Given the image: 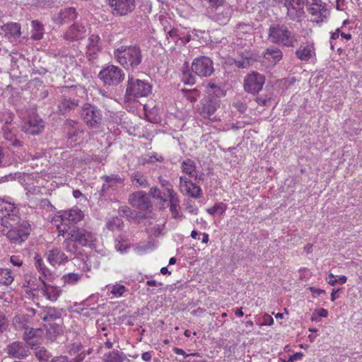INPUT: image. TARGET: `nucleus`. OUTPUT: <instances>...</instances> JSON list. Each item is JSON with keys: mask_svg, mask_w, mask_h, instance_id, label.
I'll return each mask as SVG.
<instances>
[{"mask_svg": "<svg viewBox=\"0 0 362 362\" xmlns=\"http://www.w3.org/2000/svg\"><path fill=\"white\" fill-rule=\"evenodd\" d=\"M214 72V62L206 56H199L193 59L191 69L187 62H185L182 71V81L187 85L196 83L195 75L203 78L209 77Z\"/></svg>", "mask_w": 362, "mask_h": 362, "instance_id": "nucleus-1", "label": "nucleus"}, {"mask_svg": "<svg viewBox=\"0 0 362 362\" xmlns=\"http://www.w3.org/2000/svg\"><path fill=\"white\" fill-rule=\"evenodd\" d=\"M114 57L124 69L131 71L138 69L143 59L138 45H122L114 50Z\"/></svg>", "mask_w": 362, "mask_h": 362, "instance_id": "nucleus-2", "label": "nucleus"}, {"mask_svg": "<svg viewBox=\"0 0 362 362\" xmlns=\"http://www.w3.org/2000/svg\"><path fill=\"white\" fill-rule=\"evenodd\" d=\"M152 86L146 81L136 78L132 75H128L127 84L124 98L127 101L134 100L138 98L147 97L151 93Z\"/></svg>", "mask_w": 362, "mask_h": 362, "instance_id": "nucleus-3", "label": "nucleus"}, {"mask_svg": "<svg viewBox=\"0 0 362 362\" xmlns=\"http://www.w3.org/2000/svg\"><path fill=\"white\" fill-rule=\"evenodd\" d=\"M268 40L272 43L293 47L296 40L291 31L284 24H272L268 30Z\"/></svg>", "mask_w": 362, "mask_h": 362, "instance_id": "nucleus-4", "label": "nucleus"}, {"mask_svg": "<svg viewBox=\"0 0 362 362\" xmlns=\"http://www.w3.org/2000/svg\"><path fill=\"white\" fill-rule=\"evenodd\" d=\"M124 71L117 66L107 65L98 74V78L105 86H117L124 80Z\"/></svg>", "mask_w": 362, "mask_h": 362, "instance_id": "nucleus-5", "label": "nucleus"}, {"mask_svg": "<svg viewBox=\"0 0 362 362\" xmlns=\"http://www.w3.org/2000/svg\"><path fill=\"white\" fill-rule=\"evenodd\" d=\"M30 231L31 227L28 221L22 220L10 228L5 235L11 243L19 244L27 240Z\"/></svg>", "mask_w": 362, "mask_h": 362, "instance_id": "nucleus-6", "label": "nucleus"}, {"mask_svg": "<svg viewBox=\"0 0 362 362\" xmlns=\"http://www.w3.org/2000/svg\"><path fill=\"white\" fill-rule=\"evenodd\" d=\"M22 119L21 130L27 134L38 135L45 128V122L34 110H31L27 116L22 117Z\"/></svg>", "mask_w": 362, "mask_h": 362, "instance_id": "nucleus-7", "label": "nucleus"}, {"mask_svg": "<svg viewBox=\"0 0 362 362\" xmlns=\"http://www.w3.org/2000/svg\"><path fill=\"white\" fill-rule=\"evenodd\" d=\"M84 122L90 128H98L102 122L101 110L90 103L83 105L81 112Z\"/></svg>", "mask_w": 362, "mask_h": 362, "instance_id": "nucleus-8", "label": "nucleus"}, {"mask_svg": "<svg viewBox=\"0 0 362 362\" xmlns=\"http://www.w3.org/2000/svg\"><path fill=\"white\" fill-rule=\"evenodd\" d=\"M129 202L133 207L146 214H151L153 210L150 197L144 191H137L131 194L129 197Z\"/></svg>", "mask_w": 362, "mask_h": 362, "instance_id": "nucleus-9", "label": "nucleus"}, {"mask_svg": "<svg viewBox=\"0 0 362 362\" xmlns=\"http://www.w3.org/2000/svg\"><path fill=\"white\" fill-rule=\"evenodd\" d=\"M69 229L71 230L72 238H74L78 244L90 248L95 246L96 238L91 231L78 226H69Z\"/></svg>", "mask_w": 362, "mask_h": 362, "instance_id": "nucleus-10", "label": "nucleus"}, {"mask_svg": "<svg viewBox=\"0 0 362 362\" xmlns=\"http://www.w3.org/2000/svg\"><path fill=\"white\" fill-rule=\"evenodd\" d=\"M264 82V75L257 71H252L247 74L244 78V90L247 93L257 94L262 89Z\"/></svg>", "mask_w": 362, "mask_h": 362, "instance_id": "nucleus-11", "label": "nucleus"}, {"mask_svg": "<svg viewBox=\"0 0 362 362\" xmlns=\"http://www.w3.org/2000/svg\"><path fill=\"white\" fill-rule=\"evenodd\" d=\"M211 7L212 11L209 16V18L221 25H226L233 14V10L230 6L223 3V4L214 5Z\"/></svg>", "mask_w": 362, "mask_h": 362, "instance_id": "nucleus-12", "label": "nucleus"}, {"mask_svg": "<svg viewBox=\"0 0 362 362\" xmlns=\"http://www.w3.org/2000/svg\"><path fill=\"white\" fill-rule=\"evenodd\" d=\"M208 95L201 100L198 105L200 115L204 118H209L219 107L220 100L217 97H211L210 91Z\"/></svg>", "mask_w": 362, "mask_h": 362, "instance_id": "nucleus-13", "label": "nucleus"}, {"mask_svg": "<svg viewBox=\"0 0 362 362\" xmlns=\"http://www.w3.org/2000/svg\"><path fill=\"white\" fill-rule=\"evenodd\" d=\"M109 5L112 8L115 16H124L132 13L136 7L135 0H110Z\"/></svg>", "mask_w": 362, "mask_h": 362, "instance_id": "nucleus-14", "label": "nucleus"}, {"mask_svg": "<svg viewBox=\"0 0 362 362\" xmlns=\"http://www.w3.org/2000/svg\"><path fill=\"white\" fill-rule=\"evenodd\" d=\"M39 280L41 281L42 286H38L37 284H35V281L30 279L28 281V284H30V287L33 290H39L41 291L42 294L44 296H46L47 299L55 301L57 300L58 297L60 295L61 291L58 289L57 286H51L49 284H47L44 279H41V276L39 277Z\"/></svg>", "mask_w": 362, "mask_h": 362, "instance_id": "nucleus-15", "label": "nucleus"}, {"mask_svg": "<svg viewBox=\"0 0 362 362\" xmlns=\"http://www.w3.org/2000/svg\"><path fill=\"white\" fill-rule=\"evenodd\" d=\"M62 223L66 226L77 224L81 221L84 217L83 212L79 209H71L61 212L59 216Z\"/></svg>", "mask_w": 362, "mask_h": 362, "instance_id": "nucleus-16", "label": "nucleus"}, {"mask_svg": "<svg viewBox=\"0 0 362 362\" xmlns=\"http://www.w3.org/2000/svg\"><path fill=\"white\" fill-rule=\"evenodd\" d=\"M23 328L25 329V340L27 344L33 349H35L37 350L40 349L39 345L40 344L41 337L44 333V329L42 328H29L25 325H23Z\"/></svg>", "mask_w": 362, "mask_h": 362, "instance_id": "nucleus-17", "label": "nucleus"}, {"mask_svg": "<svg viewBox=\"0 0 362 362\" xmlns=\"http://www.w3.org/2000/svg\"><path fill=\"white\" fill-rule=\"evenodd\" d=\"M304 0H284V6L292 19L300 18L304 15Z\"/></svg>", "mask_w": 362, "mask_h": 362, "instance_id": "nucleus-18", "label": "nucleus"}, {"mask_svg": "<svg viewBox=\"0 0 362 362\" xmlns=\"http://www.w3.org/2000/svg\"><path fill=\"white\" fill-rule=\"evenodd\" d=\"M80 102L78 98L62 95L59 100L58 110L62 115H66L79 107Z\"/></svg>", "mask_w": 362, "mask_h": 362, "instance_id": "nucleus-19", "label": "nucleus"}, {"mask_svg": "<svg viewBox=\"0 0 362 362\" xmlns=\"http://www.w3.org/2000/svg\"><path fill=\"white\" fill-rule=\"evenodd\" d=\"M86 31V29L82 24L74 23L64 34V38L70 42L80 40L84 38Z\"/></svg>", "mask_w": 362, "mask_h": 362, "instance_id": "nucleus-20", "label": "nucleus"}, {"mask_svg": "<svg viewBox=\"0 0 362 362\" xmlns=\"http://www.w3.org/2000/svg\"><path fill=\"white\" fill-rule=\"evenodd\" d=\"M78 16L76 9L73 7L66 8L61 10L57 15L52 16V20L55 24L62 25L74 21Z\"/></svg>", "mask_w": 362, "mask_h": 362, "instance_id": "nucleus-21", "label": "nucleus"}, {"mask_svg": "<svg viewBox=\"0 0 362 362\" xmlns=\"http://www.w3.org/2000/svg\"><path fill=\"white\" fill-rule=\"evenodd\" d=\"M47 259L50 264L55 266L68 262V257L58 248H53L46 252Z\"/></svg>", "mask_w": 362, "mask_h": 362, "instance_id": "nucleus-22", "label": "nucleus"}, {"mask_svg": "<svg viewBox=\"0 0 362 362\" xmlns=\"http://www.w3.org/2000/svg\"><path fill=\"white\" fill-rule=\"evenodd\" d=\"M6 351L9 356L14 358H25L28 355V350L25 349L23 344L18 341L8 345Z\"/></svg>", "mask_w": 362, "mask_h": 362, "instance_id": "nucleus-23", "label": "nucleus"}, {"mask_svg": "<svg viewBox=\"0 0 362 362\" xmlns=\"http://www.w3.org/2000/svg\"><path fill=\"white\" fill-rule=\"evenodd\" d=\"M2 30L5 33V35L11 40L19 38L21 32V25L18 23H8L2 26Z\"/></svg>", "mask_w": 362, "mask_h": 362, "instance_id": "nucleus-24", "label": "nucleus"}, {"mask_svg": "<svg viewBox=\"0 0 362 362\" xmlns=\"http://www.w3.org/2000/svg\"><path fill=\"white\" fill-rule=\"evenodd\" d=\"M0 211L10 218L11 221H16L18 218L19 209L14 202H8L4 205L0 204Z\"/></svg>", "mask_w": 362, "mask_h": 362, "instance_id": "nucleus-25", "label": "nucleus"}, {"mask_svg": "<svg viewBox=\"0 0 362 362\" xmlns=\"http://www.w3.org/2000/svg\"><path fill=\"white\" fill-rule=\"evenodd\" d=\"M263 57L272 64H276L283 57L282 52L274 46L268 47L262 54Z\"/></svg>", "mask_w": 362, "mask_h": 362, "instance_id": "nucleus-26", "label": "nucleus"}, {"mask_svg": "<svg viewBox=\"0 0 362 362\" xmlns=\"http://www.w3.org/2000/svg\"><path fill=\"white\" fill-rule=\"evenodd\" d=\"M315 54V48L312 45H300L296 51V57L301 61H308Z\"/></svg>", "mask_w": 362, "mask_h": 362, "instance_id": "nucleus-27", "label": "nucleus"}, {"mask_svg": "<svg viewBox=\"0 0 362 362\" xmlns=\"http://www.w3.org/2000/svg\"><path fill=\"white\" fill-rule=\"evenodd\" d=\"M170 202V211L172 213L173 218H178L182 217V214L180 213L178 208L180 207V199L177 193H173L172 195L168 196Z\"/></svg>", "mask_w": 362, "mask_h": 362, "instance_id": "nucleus-28", "label": "nucleus"}, {"mask_svg": "<svg viewBox=\"0 0 362 362\" xmlns=\"http://www.w3.org/2000/svg\"><path fill=\"white\" fill-rule=\"evenodd\" d=\"M32 30L30 38L34 40H40L44 35V25L38 20L31 21Z\"/></svg>", "mask_w": 362, "mask_h": 362, "instance_id": "nucleus-29", "label": "nucleus"}, {"mask_svg": "<svg viewBox=\"0 0 362 362\" xmlns=\"http://www.w3.org/2000/svg\"><path fill=\"white\" fill-rule=\"evenodd\" d=\"M132 183L137 187L146 188L148 186V182L146 177L140 171L134 172L130 175Z\"/></svg>", "mask_w": 362, "mask_h": 362, "instance_id": "nucleus-30", "label": "nucleus"}, {"mask_svg": "<svg viewBox=\"0 0 362 362\" xmlns=\"http://www.w3.org/2000/svg\"><path fill=\"white\" fill-rule=\"evenodd\" d=\"M125 356L117 350H112L103 356L104 362H124Z\"/></svg>", "mask_w": 362, "mask_h": 362, "instance_id": "nucleus-31", "label": "nucleus"}, {"mask_svg": "<svg viewBox=\"0 0 362 362\" xmlns=\"http://www.w3.org/2000/svg\"><path fill=\"white\" fill-rule=\"evenodd\" d=\"M67 234H68V238H66L62 243L63 248L67 252L75 254V253H76V252L78 250V247L76 245L77 242H76L75 240H74V238H72L70 229H69V230L67 231Z\"/></svg>", "mask_w": 362, "mask_h": 362, "instance_id": "nucleus-32", "label": "nucleus"}, {"mask_svg": "<svg viewBox=\"0 0 362 362\" xmlns=\"http://www.w3.org/2000/svg\"><path fill=\"white\" fill-rule=\"evenodd\" d=\"M105 227L111 231L121 230L124 227V222L118 216H114L107 221Z\"/></svg>", "mask_w": 362, "mask_h": 362, "instance_id": "nucleus-33", "label": "nucleus"}, {"mask_svg": "<svg viewBox=\"0 0 362 362\" xmlns=\"http://www.w3.org/2000/svg\"><path fill=\"white\" fill-rule=\"evenodd\" d=\"M81 134V132L78 128L72 124L70 125L66 133L67 142H69L71 145L78 144Z\"/></svg>", "mask_w": 362, "mask_h": 362, "instance_id": "nucleus-34", "label": "nucleus"}, {"mask_svg": "<svg viewBox=\"0 0 362 362\" xmlns=\"http://www.w3.org/2000/svg\"><path fill=\"white\" fill-rule=\"evenodd\" d=\"M14 277L9 269L0 268V284L8 286L13 281Z\"/></svg>", "mask_w": 362, "mask_h": 362, "instance_id": "nucleus-35", "label": "nucleus"}, {"mask_svg": "<svg viewBox=\"0 0 362 362\" xmlns=\"http://www.w3.org/2000/svg\"><path fill=\"white\" fill-rule=\"evenodd\" d=\"M35 264L36 268L41 272V274L47 278V279H49L52 276L51 272L48 268L45 266L43 260L39 255H36L35 257Z\"/></svg>", "mask_w": 362, "mask_h": 362, "instance_id": "nucleus-36", "label": "nucleus"}, {"mask_svg": "<svg viewBox=\"0 0 362 362\" xmlns=\"http://www.w3.org/2000/svg\"><path fill=\"white\" fill-rule=\"evenodd\" d=\"M182 172L187 174L190 177H194L196 173L195 163L191 159H186L182 163Z\"/></svg>", "mask_w": 362, "mask_h": 362, "instance_id": "nucleus-37", "label": "nucleus"}, {"mask_svg": "<svg viewBox=\"0 0 362 362\" xmlns=\"http://www.w3.org/2000/svg\"><path fill=\"white\" fill-rule=\"evenodd\" d=\"M185 191L189 196L194 199L200 198L202 195V189L194 182L191 185H187Z\"/></svg>", "mask_w": 362, "mask_h": 362, "instance_id": "nucleus-38", "label": "nucleus"}, {"mask_svg": "<svg viewBox=\"0 0 362 362\" xmlns=\"http://www.w3.org/2000/svg\"><path fill=\"white\" fill-rule=\"evenodd\" d=\"M8 151L0 146V168L9 166L12 164L13 160L9 158Z\"/></svg>", "mask_w": 362, "mask_h": 362, "instance_id": "nucleus-39", "label": "nucleus"}, {"mask_svg": "<svg viewBox=\"0 0 362 362\" xmlns=\"http://www.w3.org/2000/svg\"><path fill=\"white\" fill-rule=\"evenodd\" d=\"M158 182L163 188V193L164 197L168 194V196L172 195L173 193H176L174 189L172 184L167 180L164 179L162 176L158 177Z\"/></svg>", "mask_w": 362, "mask_h": 362, "instance_id": "nucleus-40", "label": "nucleus"}, {"mask_svg": "<svg viewBox=\"0 0 362 362\" xmlns=\"http://www.w3.org/2000/svg\"><path fill=\"white\" fill-rule=\"evenodd\" d=\"M10 218L6 217V215H4L0 217V235H5V234L14 226L15 224H12L9 221Z\"/></svg>", "mask_w": 362, "mask_h": 362, "instance_id": "nucleus-41", "label": "nucleus"}, {"mask_svg": "<svg viewBox=\"0 0 362 362\" xmlns=\"http://www.w3.org/2000/svg\"><path fill=\"white\" fill-rule=\"evenodd\" d=\"M83 276V274L69 273L64 274L62 279L64 284L74 285L76 284Z\"/></svg>", "mask_w": 362, "mask_h": 362, "instance_id": "nucleus-42", "label": "nucleus"}, {"mask_svg": "<svg viewBox=\"0 0 362 362\" xmlns=\"http://www.w3.org/2000/svg\"><path fill=\"white\" fill-rule=\"evenodd\" d=\"M255 62V59H254L252 57L246 56L235 59L234 61V64L240 69H246L252 65Z\"/></svg>", "mask_w": 362, "mask_h": 362, "instance_id": "nucleus-43", "label": "nucleus"}, {"mask_svg": "<svg viewBox=\"0 0 362 362\" xmlns=\"http://www.w3.org/2000/svg\"><path fill=\"white\" fill-rule=\"evenodd\" d=\"M227 209V205L223 202H218L216 203L212 207L208 208L206 211L210 215H215L216 214H218L222 215L225 213Z\"/></svg>", "mask_w": 362, "mask_h": 362, "instance_id": "nucleus-44", "label": "nucleus"}, {"mask_svg": "<svg viewBox=\"0 0 362 362\" xmlns=\"http://www.w3.org/2000/svg\"><path fill=\"white\" fill-rule=\"evenodd\" d=\"M104 305H100L97 307H92L90 309H86V311L82 313L83 317H90L91 315H100L103 317L107 316L109 314L107 313H102L100 310L103 309Z\"/></svg>", "mask_w": 362, "mask_h": 362, "instance_id": "nucleus-45", "label": "nucleus"}, {"mask_svg": "<svg viewBox=\"0 0 362 362\" xmlns=\"http://www.w3.org/2000/svg\"><path fill=\"white\" fill-rule=\"evenodd\" d=\"M100 37L98 35L93 34L88 37V49L93 52L98 49V42Z\"/></svg>", "mask_w": 362, "mask_h": 362, "instance_id": "nucleus-46", "label": "nucleus"}, {"mask_svg": "<svg viewBox=\"0 0 362 362\" xmlns=\"http://www.w3.org/2000/svg\"><path fill=\"white\" fill-rule=\"evenodd\" d=\"M273 99V94L266 95L264 96L259 95L255 99L257 103L259 105L269 107L271 105L272 100Z\"/></svg>", "mask_w": 362, "mask_h": 362, "instance_id": "nucleus-47", "label": "nucleus"}, {"mask_svg": "<svg viewBox=\"0 0 362 362\" xmlns=\"http://www.w3.org/2000/svg\"><path fill=\"white\" fill-rule=\"evenodd\" d=\"M162 191L158 187L154 186L152 187L150 189L149 194H148L149 196L151 195L153 198L156 199H160V201L165 202H167V199L164 197V195H162Z\"/></svg>", "mask_w": 362, "mask_h": 362, "instance_id": "nucleus-48", "label": "nucleus"}, {"mask_svg": "<svg viewBox=\"0 0 362 362\" xmlns=\"http://www.w3.org/2000/svg\"><path fill=\"white\" fill-rule=\"evenodd\" d=\"M118 212L120 216H125L127 218H134L136 212L127 206H122L119 208Z\"/></svg>", "mask_w": 362, "mask_h": 362, "instance_id": "nucleus-49", "label": "nucleus"}, {"mask_svg": "<svg viewBox=\"0 0 362 362\" xmlns=\"http://www.w3.org/2000/svg\"><path fill=\"white\" fill-rule=\"evenodd\" d=\"M106 183L112 184L114 185L115 183H123L124 178L121 177L118 175H104L101 177Z\"/></svg>", "mask_w": 362, "mask_h": 362, "instance_id": "nucleus-50", "label": "nucleus"}, {"mask_svg": "<svg viewBox=\"0 0 362 362\" xmlns=\"http://www.w3.org/2000/svg\"><path fill=\"white\" fill-rule=\"evenodd\" d=\"M35 356L40 362H47L49 358V352L44 347L38 349L35 352Z\"/></svg>", "mask_w": 362, "mask_h": 362, "instance_id": "nucleus-51", "label": "nucleus"}, {"mask_svg": "<svg viewBox=\"0 0 362 362\" xmlns=\"http://www.w3.org/2000/svg\"><path fill=\"white\" fill-rule=\"evenodd\" d=\"M178 33V29L173 28L167 33L166 35L168 37L171 38V40L176 45H179V42L180 40V35Z\"/></svg>", "mask_w": 362, "mask_h": 362, "instance_id": "nucleus-52", "label": "nucleus"}, {"mask_svg": "<svg viewBox=\"0 0 362 362\" xmlns=\"http://www.w3.org/2000/svg\"><path fill=\"white\" fill-rule=\"evenodd\" d=\"M112 187H113V185L105 182L103 185L100 190H99L98 193H95V195L98 194L99 198H104L106 199L108 195L107 192Z\"/></svg>", "mask_w": 362, "mask_h": 362, "instance_id": "nucleus-53", "label": "nucleus"}, {"mask_svg": "<svg viewBox=\"0 0 362 362\" xmlns=\"http://www.w3.org/2000/svg\"><path fill=\"white\" fill-rule=\"evenodd\" d=\"M36 5L42 8H52L55 5L54 0H37Z\"/></svg>", "mask_w": 362, "mask_h": 362, "instance_id": "nucleus-54", "label": "nucleus"}, {"mask_svg": "<svg viewBox=\"0 0 362 362\" xmlns=\"http://www.w3.org/2000/svg\"><path fill=\"white\" fill-rule=\"evenodd\" d=\"M274 318H257L256 325L261 328L264 326H271L274 323Z\"/></svg>", "mask_w": 362, "mask_h": 362, "instance_id": "nucleus-55", "label": "nucleus"}, {"mask_svg": "<svg viewBox=\"0 0 362 362\" xmlns=\"http://www.w3.org/2000/svg\"><path fill=\"white\" fill-rule=\"evenodd\" d=\"M233 106L240 113H245L247 109V105L240 100L234 102Z\"/></svg>", "mask_w": 362, "mask_h": 362, "instance_id": "nucleus-56", "label": "nucleus"}, {"mask_svg": "<svg viewBox=\"0 0 362 362\" xmlns=\"http://www.w3.org/2000/svg\"><path fill=\"white\" fill-rule=\"evenodd\" d=\"M126 291V288L123 285H115L112 287L111 293L115 296H122Z\"/></svg>", "mask_w": 362, "mask_h": 362, "instance_id": "nucleus-57", "label": "nucleus"}, {"mask_svg": "<svg viewBox=\"0 0 362 362\" xmlns=\"http://www.w3.org/2000/svg\"><path fill=\"white\" fill-rule=\"evenodd\" d=\"M250 30V25L245 23H239L236 25L235 31L237 33H246Z\"/></svg>", "mask_w": 362, "mask_h": 362, "instance_id": "nucleus-58", "label": "nucleus"}, {"mask_svg": "<svg viewBox=\"0 0 362 362\" xmlns=\"http://www.w3.org/2000/svg\"><path fill=\"white\" fill-rule=\"evenodd\" d=\"M347 277L344 275L339 276V279H329L328 284L331 286H335L337 284H344L346 282Z\"/></svg>", "mask_w": 362, "mask_h": 362, "instance_id": "nucleus-59", "label": "nucleus"}, {"mask_svg": "<svg viewBox=\"0 0 362 362\" xmlns=\"http://www.w3.org/2000/svg\"><path fill=\"white\" fill-rule=\"evenodd\" d=\"M188 92L189 93L187 96L188 99L191 102L197 101V97L199 95V91L197 89L194 88L192 90H188Z\"/></svg>", "mask_w": 362, "mask_h": 362, "instance_id": "nucleus-60", "label": "nucleus"}, {"mask_svg": "<svg viewBox=\"0 0 362 362\" xmlns=\"http://www.w3.org/2000/svg\"><path fill=\"white\" fill-rule=\"evenodd\" d=\"M309 290L312 293V295L314 298H317L320 296L321 294H325V291L321 288L310 287Z\"/></svg>", "mask_w": 362, "mask_h": 362, "instance_id": "nucleus-61", "label": "nucleus"}, {"mask_svg": "<svg viewBox=\"0 0 362 362\" xmlns=\"http://www.w3.org/2000/svg\"><path fill=\"white\" fill-rule=\"evenodd\" d=\"M303 354L302 352H297L293 355L289 356L288 362H295L296 361H300L303 358Z\"/></svg>", "mask_w": 362, "mask_h": 362, "instance_id": "nucleus-62", "label": "nucleus"}, {"mask_svg": "<svg viewBox=\"0 0 362 362\" xmlns=\"http://www.w3.org/2000/svg\"><path fill=\"white\" fill-rule=\"evenodd\" d=\"M162 228L160 227V226L158 225H156V226H154L153 227L151 228L150 229V232L151 233L152 235H153L155 237H158L160 235H162L163 233H162Z\"/></svg>", "mask_w": 362, "mask_h": 362, "instance_id": "nucleus-63", "label": "nucleus"}, {"mask_svg": "<svg viewBox=\"0 0 362 362\" xmlns=\"http://www.w3.org/2000/svg\"><path fill=\"white\" fill-rule=\"evenodd\" d=\"M10 142V145L15 148H19L23 146V142L18 139L16 136L11 140Z\"/></svg>", "mask_w": 362, "mask_h": 362, "instance_id": "nucleus-64", "label": "nucleus"}]
</instances>
